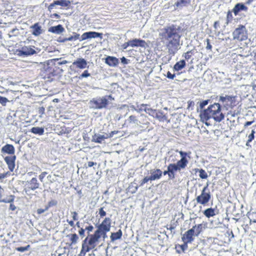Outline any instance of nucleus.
I'll list each match as a JSON object with an SVG mask.
<instances>
[{
	"label": "nucleus",
	"mask_w": 256,
	"mask_h": 256,
	"mask_svg": "<svg viewBox=\"0 0 256 256\" xmlns=\"http://www.w3.org/2000/svg\"><path fill=\"white\" fill-rule=\"evenodd\" d=\"M162 36L170 54H174L180 48V36L174 28H166Z\"/></svg>",
	"instance_id": "obj_1"
},
{
	"label": "nucleus",
	"mask_w": 256,
	"mask_h": 256,
	"mask_svg": "<svg viewBox=\"0 0 256 256\" xmlns=\"http://www.w3.org/2000/svg\"><path fill=\"white\" fill-rule=\"evenodd\" d=\"M200 116L202 122L212 119L216 122H220L224 118L222 112L221 106L218 103L210 105L206 109L201 112Z\"/></svg>",
	"instance_id": "obj_2"
},
{
	"label": "nucleus",
	"mask_w": 256,
	"mask_h": 256,
	"mask_svg": "<svg viewBox=\"0 0 256 256\" xmlns=\"http://www.w3.org/2000/svg\"><path fill=\"white\" fill-rule=\"evenodd\" d=\"M108 98L114 100L110 96L94 98L90 102V106L94 109L105 108L108 104Z\"/></svg>",
	"instance_id": "obj_3"
},
{
	"label": "nucleus",
	"mask_w": 256,
	"mask_h": 256,
	"mask_svg": "<svg viewBox=\"0 0 256 256\" xmlns=\"http://www.w3.org/2000/svg\"><path fill=\"white\" fill-rule=\"evenodd\" d=\"M176 152H179L181 157V158L176 163V166L180 171L182 170H184L186 167L188 163V160L187 158H190V152L178 151V150H176Z\"/></svg>",
	"instance_id": "obj_4"
},
{
	"label": "nucleus",
	"mask_w": 256,
	"mask_h": 256,
	"mask_svg": "<svg viewBox=\"0 0 256 256\" xmlns=\"http://www.w3.org/2000/svg\"><path fill=\"white\" fill-rule=\"evenodd\" d=\"M234 40L239 41H243L248 38V34L246 28L243 26H240L233 32Z\"/></svg>",
	"instance_id": "obj_5"
},
{
	"label": "nucleus",
	"mask_w": 256,
	"mask_h": 256,
	"mask_svg": "<svg viewBox=\"0 0 256 256\" xmlns=\"http://www.w3.org/2000/svg\"><path fill=\"white\" fill-rule=\"evenodd\" d=\"M210 197L209 191L204 192V190H202L201 194L196 198V200L198 204L204 206L208 202Z\"/></svg>",
	"instance_id": "obj_6"
},
{
	"label": "nucleus",
	"mask_w": 256,
	"mask_h": 256,
	"mask_svg": "<svg viewBox=\"0 0 256 256\" xmlns=\"http://www.w3.org/2000/svg\"><path fill=\"white\" fill-rule=\"evenodd\" d=\"M195 236L194 230L191 228L183 234L182 239L185 244L191 243L194 240Z\"/></svg>",
	"instance_id": "obj_7"
},
{
	"label": "nucleus",
	"mask_w": 256,
	"mask_h": 256,
	"mask_svg": "<svg viewBox=\"0 0 256 256\" xmlns=\"http://www.w3.org/2000/svg\"><path fill=\"white\" fill-rule=\"evenodd\" d=\"M102 38V34L95 32H89L84 33L80 37V41H82L87 39L92 38Z\"/></svg>",
	"instance_id": "obj_8"
},
{
	"label": "nucleus",
	"mask_w": 256,
	"mask_h": 256,
	"mask_svg": "<svg viewBox=\"0 0 256 256\" xmlns=\"http://www.w3.org/2000/svg\"><path fill=\"white\" fill-rule=\"evenodd\" d=\"M111 227V220L109 218H106L100 224L98 228L101 231L109 232Z\"/></svg>",
	"instance_id": "obj_9"
},
{
	"label": "nucleus",
	"mask_w": 256,
	"mask_h": 256,
	"mask_svg": "<svg viewBox=\"0 0 256 256\" xmlns=\"http://www.w3.org/2000/svg\"><path fill=\"white\" fill-rule=\"evenodd\" d=\"M4 190L0 186V202L10 203L12 202L14 200V195H9L6 197L4 196Z\"/></svg>",
	"instance_id": "obj_10"
},
{
	"label": "nucleus",
	"mask_w": 256,
	"mask_h": 256,
	"mask_svg": "<svg viewBox=\"0 0 256 256\" xmlns=\"http://www.w3.org/2000/svg\"><path fill=\"white\" fill-rule=\"evenodd\" d=\"M112 134H96L92 136V142H94L97 143H101L105 139L112 137Z\"/></svg>",
	"instance_id": "obj_11"
},
{
	"label": "nucleus",
	"mask_w": 256,
	"mask_h": 256,
	"mask_svg": "<svg viewBox=\"0 0 256 256\" xmlns=\"http://www.w3.org/2000/svg\"><path fill=\"white\" fill-rule=\"evenodd\" d=\"M16 156H7L4 158V161L6 163L10 171L12 172L15 168V160Z\"/></svg>",
	"instance_id": "obj_12"
},
{
	"label": "nucleus",
	"mask_w": 256,
	"mask_h": 256,
	"mask_svg": "<svg viewBox=\"0 0 256 256\" xmlns=\"http://www.w3.org/2000/svg\"><path fill=\"white\" fill-rule=\"evenodd\" d=\"M208 224L205 222H203L200 224H198V225H195L194 226L192 229L194 230V232L195 233L196 236H198L199 234L206 228H208Z\"/></svg>",
	"instance_id": "obj_13"
},
{
	"label": "nucleus",
	"mask_w": 256,
	"mask_h": 256,
	"mask_svg": "<svg viewBox=\"0 0 256 256\" xmlns=\"http://www.w3.org/2000/svg\"><path fill=\"white\" fill-rule=\"evenodd\" d=\"M150 176H149L151 181L159 180L162 174V171L160 169H152L150 170Z\"/></svg>",
	"instance_id": "obj_14"
},
{
	"label": "nucleus",
	"mask_w": 256,
	"mask_h": 256,
	"mask_svg": "<svg viewBox=\"0 0 256 256\" xmlns=\"http://www.w3.org/2000/svg\"><path fill=\"white\" fill-rule=\"evenodd\" d=\"M72 64L78 68L84 69L87 66V62L83 58H78L73 62Z\"/></svg>",
	"instance_id": "obj_15"
},
{
	"label": "nucleus",
	"mask_w": 256,
	"mask_h": 256,
	"mask_svg": "<svg viewBox=\"0 0 256 256\" xmlns=\"http://www.w3.org/2000/svg\"><path fill=\"white\" fill-rule=\"evenodd\" d=\"M105 62L110 66H116L118 64V60L116 57L108 56L106 58Z\"/></svg>",
	"instance_id": "obj_16"
},
{
	"label": "nucleus",
	"mask_w": 256,
	"mask_h": 256,
	"mask_svg": "<svg viewBox=\"0 0 256 256\" xmlns=\"http://www.w3.org/2000/svg\"><path fill=\"white\" fill-rule=\"evenodd\" d=\"M1 152L2 153L14 154L15 152V149L12 145L6 144L2 148Z\"/></svg>",
	"instance_id": "obj_17"
},
{
	"label": "nucleus",
	"mask_w": 256,
	"mask_h": 256,
	"mask_svg": "<svg viewBox=\"0 0 256 256\" xmlns=\"http://www.w3.org/2000/svg\"><path fill=\"white\" fill-rule=\"evenodd\" d=\"M66 236L68 238L70 242V243L68 244L70 246L76 244L79 240V238L76 234H68Z\"/></svg>",
	"instance_id": "obj_18"
},
{
	"label": "nucleus",
	"mask_w": 256,
	"mask_h": 256,
	"mask_svg": "<svg viewBox=\"0 0 256 256\" xmlns=\"http://www.w3.org/2000/svg\"><path fill=\"white\" fill-rule=\"evenodd\" d=\"M130 45L132 47H135V46H141V47H144L146 45V42L141 40L139 39H134L132 40L129 41Z\"/></svg>",
	"instance_id": "obj_19"
},
{
	"label": "nucleus",
	"mask_w": 256,
	"mask_h": 256,
	"mask_svg": "<svg viewBox=\"0 0 256 256\" xmlns=\"http://www.w3.org/2000/svg\"><path fill=\"white\" fill-rule=\"evenodd\" d=\"M22 54L24 55H32L36 53V50L31 46H24L21 50Z\"/></svg>",
	"instance_id": "obj_20"
},
{
	"label": "nucleus",
	"mask_w": 256,
	"mask_h": 256,
	"mask_svg": "<svg viewBox=\"0 0 256 256\" xmlns=\"http://www.w3.org/2000/svg\"><path fill=\"white\" fill-rule=\"evenodd\" d=\"M30 28L33 29L32 34L35 36H38L42 32V27L38 24V23H36L33 26H31Z\"/></svg>",
	"instance_id": "obj_21"
},
{
	"label": "nucleus",
	"mask_w": 256,
	"mask_h": 256,
	"mask_svg": "<svg viewBox=\"0 0 256 256\" xmlns=\"http://www.w3.org/2000/svg\"><path fill=\"white\" fill-rule=\"evenodd\" d=\"M64 30V28L60 24L52 26L48 29L49 32L56 34H60L62 33Z\"/></svg>",
	"instance_id": "obj_22"
},
{
	"label": "nucleus",
	"mask_w": 256,
	"mask_h": 256,
	"mask_svg": "<svg viewBox=\"0 0 256 256\" xmlns=\"http://www.w3.org/2000/svg\"><path fill=\"white\" fill-rule=\"evenodd\" d=\"M247 10V7L244 4H238L235 6L234 8L233 12L234 13L235 15H236L238 14V12L240 10L246 11Z\"/></svg>",
	"instance_id": "obj_23"
},
{
	"label": "nucleus",
	"mask_w": 256,
	"mask_h": 256,
	"mask_svg": "<svg viewBox=\"0 0 256 256\" xmlns=\"http://www.w3.org/2000/svg\"><path fill=\"white\" fill-rule=\"evenodd\" d=\"M88 240V238H86L84 240V243L82 245V248L80 252V254H85L86 252H89L90 250L93 249L94 248H92L91 246H90L89 244L87 245L86 244V242Z\"/></svg>",
	"instance_id": "obj_24"
},
{
	"label": "nucleus",
	"mask_w": 256,
	"mask_h": 256,
	"mask_svg": "<svg viewBox=\"0 0 256 256\" xmlns=\"http://www.w3.org/2000/svg\"><path fill=\"white\" fill-rule=\"evenodd\" d=\"M168 172H170V174H172L173 178L174 177V174L176 172L180 171L176 164H170L168 166Z\"/></svg>",
	"instance_id": "obj_25"
},
{
	"label": "nucleus",
	"mask_w": 256,
	"mask_h": 256,
	"mask_svg": "<svg viewBox=\"0 0 256 256\" xmlns=\"http://www.w3.org/2000/svg\"><path fill=\"white\" fill-rule=\"evenodd\" d=\"M185 66L186 62L184 60H180L174 64V68L175 70L178 71L182 70Z\"/></svg>",
	"instance_id": "obj_26"
},
{
	"label": "nucleus",
	"mask_w": 256,
	"mask_h": 256,
	"mask_svg": "<svg viewBox=\"0 0 256 256\" xmlns=\"http://www.w3.org/2000/svg\"><path fill=\"white\" fill-rule=\"evenodd\" d=\"M98 242V240L92 234L90 236V239L88 240V244L91 246L92 248H95Z\"/></svg>",
	"instance_id": "obj_27"
},
{
	"label": "nucleus",
	"mask_w": 256,
	"mask_h": 256,
	"mask_svg": "<svg viewBox=\"0 0 256 256\" xmlns=\"http://www.w3.org/2000/svg\"><path fill=\"white\" fill-rule=\"evenodd\" d=\"M122 236V232L120 230L118 232H112L111 234L110 238L112 241H114L120 238Z\"/></svg>",
	"instance_id": "obj_28"
},
{
	"label": "nucleus",
	"mask_w": 256,
	"mask_h": 256,
	"mask_svg": "<svg viewBox=\"0 0 256 256\" xmlns=\"http://www.w3.org/2000/svg\"><path fill=\"white\" fill-rule=\"evenodd\" d=\"M204 214L209 218L216 215L215 210L212 208H207L204 211Z\"/></svg>",
	"instance_id": "obj_29"
},
{
	"label": "nucleus",
	"mask_w": 256,
	"mask_h": 256,
	"mask_svg": "<svg viewBox=\"0 0 256 256\" xmlns=\"http://www.w3.org/2000/svg\"><path fill=\"white\" fill-rule=\"evenodd\" d=\"M30 132L34 134L42 135L44 133V128L40 127H33Z\"/></svg>",
	"instance_id": "obj_30"
},
{
	"label": "nucleus",
	"mask_w": 256,
	"mask_h": 256,
	"mask_svg": "<svg viewBox=\"0 0 256 256\" xmlns=\"http://www.w3.org/2000/svg\"><path fill=\"white\" fill-rule=\"evenodd\" d=\"M70 4V1L68 0H60L54 1V4L61 6H68Z\"/></svg>",
	"instance_id": "obj_31"
},
{
	"label": "nucleus",
	"mask_w": 256,
	"mask_h": 256,
	"mask_svg": "<svg viewBox=\"0 0 256 256\" xmlns=\"http://www.w3.org/2000/svg\"><path fill=\"white\" fill-rule=\"evenodd\" d=\"M30 189L32 190H34L38 188L39 184L38 182V180L36 178H32L30 182Z\"/></svg>",
	"instance_id": "obj_32"
},
{
	"label": "nucleus",
	"mask_w": 256,
	"mask_h": 256,
	"mask_svg": "<svg viewBox=\"0 0 256 256\" xmlns=\"http://www.w3.org/2000/svg\"><path fill=\"white\" fill-rule=\"evenodd\" d=\"M196 172H199V176L202 179H206L208 178V174L203 169L196 168L195 170Z\"/></svg>",
	"instance_id": "obj_33"
},
{
	"label": "nucleus",
	"mask_w": 256,
	"mask_h": 256,
	"mask_svg": "<svg viewBox=\"0 0 256 256\" xmlns=\"http://www.w3.org/2000/svg\"><path fill=\"white\" fill-rule=\"evenodd\" d=\"M128 121L130 123H132L136 125H138L140 124L139 120L136 118L135 116H130L128 118Z\"/></svg>",
	"instance_id": "obj_34"
},
{
	"label": "nucleus",
	"mask_w": 256,
	"mask_h": 256,
	"mask_svg": "<svg viewBox=\"0 0 256 256\" xmlns=\"http://www.w3.org/2000/svg\"><path fill=\"white\" fill-rule=\"evenodd\" d=\"M176 4L177 6H186L187 4L189 3L190 0H176Z\"/></svg>",
	"instance_id": "obj_35"
},
{
	"label": "nucleus",
	"mask_w": 256,
	"mask_h": 256,
	"mask_svg": "<svg viewBox=\"0 0 256 256\" xmlns=\"http://www.w3.org/2000/svg\"><path fill=\"white\" fill-rule=\"evenodd\" d=\"M142 107H144V110L148 114L151 116H154L156 112V111L154 110H152L150 108H146V105L145 104H142Z\"/></svg>",
	"instance_id": "obj_36"
},
{
	"label": "nucleus",
	"mask_w": 256,
	"mask_h": 256,
	"mask_svg": "<svg viewBox=\"0 0 256 256\" xmlns=\"http://www.w3.org/2000/svg\"><path fill=\"white\" fill-rule=\"evenodd\" d=\"M220 100L222 102H231L232 100V97L226 96H220Z\"/></svg>",
	"instance_id": "obj_37"
},
{
	"label": "nucleus",
	"mask_w": 256,
	"mask_h": 256,
	"mask_svg": "<svg viewBox=\"0 0 256 256\" xmlns=\"http://www.w3.org/2000/svg\"><path fill=\"white\" fill-rule=\"evenodd\" d=\"M80 34H75L74 36H70L65 40L71 41V40H76L80 38Z\"/></svg>",
	"instance_id": "obj_38"
},
{
	"label": "nucleus",
	"mask_w": 256,
	"mask_h": 256,
	"mask_svg": "<svg viewBox=\"0 0 256 256\" xmlns=\"http://www.w3.org/2000/svg\"><path fill=\"white\" fill-rule=\"evenodd\" d=\"M101 230L98 228L94 234H92L94 237L99 240V239L102 237Z\"/></svg>",
	"instance_id": "obj_39"
},
{
	"label": "nucleus",
	"mask_w": 256,
	"mask_h": 256,
	"mask_svg": "<svg viewBox=\"0 0 256 256\" xmlns=\"http://www.w3.org/2000/svg\"><path fill=\"white\" fill-rule=\"evenodd\" d=\"M8 102L7 98L0 96V103L4 106H6V104Z\"/></svg>",
	"instance_id": "obj_40"
},
{
	"label": "nucleus",
	"mask_w": 256,
	"mask_h": 256,
	"mask_svg": "<svg viewBox=\"0 0 256 256\" xmlns=\"http://www.w3.org/2000/svg\"><path fill=\"white\" fill-rule=\"evenodd\" d=\"M254 134H255V131L254 130H252L251 134L248 136V143H250L254 139Z\"/></svg>",
	"instance_id": "obj_41"
},
{
	"label": "nucleus",
	"mask_w": 256,
	"mask_h": 256,
	"mask_svg": "<svg viewBox=\"0 0 256 256\" xmlns=\"http://www.w3.org/2000/svg\"><path fill=\"white\" fill-rule=\"evenodd\" d=\"M30 248V245H28L24 247H18L16 248V250L20 252H24V251L28 250Z\"/></svg>",
	"instance_id": "obj_42"
},
{
	"label": "nucleus",
	"mask_w": 256,
	"mask_h": 256,
	"mask_svg": "<svg viewBox=\"0 0 256 256\" xmlns=\"http://www.w3.org/2000/svg\"><path fill=\"white\" fill-rule=\"evenodd\" d=\"M182 56L184 57L185 58V59H186L187 60L190 59V57L192 56L191 51H188V52H186L184 53L182 55Z\"/></svg>",
	"instance_id": "obj_43"
},
{
	"label": "nucleus",
	"mask_w": 256,
	"mask_h": 256,
	"mask_svg": "<svg viewBox=\"0 0 256 256\" xmlns=\"http://www.w3.org/2000/svg\"><path fill=\"white\" fill-rule=\"evenodd\" d=\"M98 214L100 218H102L106 216V212L104 210L103 208H101L99 209Z\"/></svg>",
	"instance_id": "obj_44"
},
{
	"label": "nucleus",
	"mask_w": 256,
	"mask_h": 256,
	"mask_svg": "<svg viewBox=\"0 0 256 256\" xmlns=\"http://www.w3.org/2000/svg\"><path fill=\"white\" fill-rule=\"evenodd\" d=\"M149 180H150L149 176H146L140 182V186H143L145 183L148 182Z\"/></svg>",
	"instance_id": "obj_45"
},
{
	"label": "nucleus",
	"mask_w": 256,
	"mask_h": 256,
	"mask_svg": "<svg viewBox=\"0 0 256 256\" xmlns=\"http://www.w3.org/2000/svg\"><path fill=\"white\" fill-rule=\"evenodd\" d=\"M90 76V74L88 72L87 70H86L84 72L80 75V78H87Z\"/></svg>",
	"instance_id": "obj_46"
},
{
	"label": "nucleus",
	"mask_w": 256,
	"mask_h": 256,
	"mask_svg": "<svg viewBox=\"0 0 256 256\" xmlns=\"http://www.w3.org/2000/svg\"><path fill=\"white\" fill-rule=\"evenodd\" d=\"M208 100H205L201 102L200 104V107L201 109L203 108L204 107L208 104Z\"/></svg>",
	"instance_id": "obj_47"
},
{
	"label": "nucleus",
	"mask_w": 256,
	"mask_h": 256,
	"mask_svg": "<svg viewBox=\"0 0 256 256\" xmlns=\"http://www.w3.org/2000/svg\"><path fill=\"white\" fill-rule=\"evenodd\" d=\"M164 117V116L163 115L162 112H158L156 114V118L160 120H162Z\"/></svg>",
	"instance_id": "obj_48"
},
{
	"label": "nucleus",
	"mask_w": 256,
	"mask_h": 256,
	"mask_svg": "<svg viewBox=\"0 0 256 256\" xmlns=\"http://www.w3.org/2000/svg\"><path fill=\"white\" fill-rule=\"evenodd\" d=\"M128 46H130L129 41L128 42L124 43L121 46L122 49V50H126Z\"/></svg>",
	"instance_id": "obj_49"
},
{
	"label": "nucleus",
	"mask_w": 256,
	"mask_h": 256,
	"mask_svg": "<svg viewBox=\"0 0 256 256\" xmlns=\"http://www.w3.org/2000/svg\"><path fill=\"white\" fill-rule=\"evenodd\" d=\"M10 174L9 172H6V173L0 174V180L4 179L7 177L8 176L10 175Z\"/></svg>",
	"instance_id": "obj_50"
},
{
	"label": "nucleus",
	"mask_w": 256,
	"mask_h": 256,
	"mask_svg": "<svg viewBox=\"0 0 256 256\" xmlns=\"http://www.w3.org/2000/svg\"><path fill=\"white\" fill-rule=\"evenodd\" d=\"M166 76L170 79L173 80L175 77V74H172L170 72H167Z\"/></svg>",
	"instance_id": "obj_51"
},
{
	"label": "nucleus",
	"mask_w": 256,
	"mask_h": 256,
	"mask_svg": "<svg viewBox=\"0 0 256 256\" xmlns=\"http://www.w3.org/2000/svg\"><path fill=\"white\" fill-rule=\"evenodd\" d=\"M72 218L73 220H78V214L76 212H72Z\"/></svg>",
	"instance_id": "obj_52"
},
{
	"label": "nucleus",
	"mask_w": 256,
	"mask_h": 256,
	"mask_svg": "<svg viewBox=\"0 0 256 256\" xmlns=\"http://www.w3.org/2000/svg\"><path fill=\"white\" fill-rule=\"evenodd\" d=\"M46 174L47 173L46 172H43L39 176V178L40 180V181L42 182V180L46 176Z\"/></svg>",
	"instance_id": "obj_53"
},
{
	"label": "nucleus",
	"mask_w": 256,
	"mask_h": 256,
	"mask_svg": "<svg viewBox=\"0 0 256 256\" xmlns=\"http://www.w3.org/2000/svg\"><path fill=\"white\" fill-rule=\"evenodd\" d=\"M206 42H207L206 46V49L211 50L212 48V46L210 44V40L208 39H207Z\"/></svg>",
	"instance_id": "obj_54"
},
{
	"label": "nucleus",
	"mask_w": 256,
	"mask_h": 256,
	"mask_svg": "<svg viewBox=\"0 0 256 256\" xmlns=\"http://www.w3.org/2000/svg\"><path fill=\"white\" fill-rule=\"evenodd\" d=\"M48 207H46L45 209H42V208H39L37 210V212L38 214H41L43 212H44L45 211L48 210Z\"/></svg>",
	"instance_id": "obj_55"
},
{
	"label": "nucleus",
	"mask_w": 256,
	"mask_h": 256,
	"mask_svg": "<svg viewBox=\"0 0 256 256\" xmlns=\"http://www.w3.org/2000/svg\"><path fill=\"white\" fill-rule=\"evenodd\" d=\"M122 63L123 64H127L128 63V60L124 57H122L120 59Z\"/></svg>",
	"instance_id": "obj_56"
},
{
	"label": "nucleus",
	"mask_w": 256,
	"mask_h": 256,
	"mask_svg": "<svg viewBox=\"0 0 256 256\" xmlns=\"http://www.w3.org/2000/svg\"><path fill=\"white\" fill-rule=\"evenodd\" d=\"M101 234H102V237L104 238V239H105L107 237V236H106V232H106V231H101Z\"/></svg>",
	"instance_id": "obj_57"
},
{
	"label": "nucleus",
	"mask_w": 256,
	"mask_h": 256,
	"mask_svg": "<svg viewBox=\"0 0 256 256\" xmlns=\"http://www.w3.org/2000/svg\"><path fill=\"white\" fill-rule=\"evenodd\" d=\"M84 231L85 230L82 228L78 232L79 234L82 236H84Z\"/></svg>",
	"instance_id": "obj_58"
},
{
	"label": "nucleus",
	"mask_w": 256,
	"mask_h": 256,
	"mask_svg": "<svg viewBox=\"0 0 256 256\" xmlns=\"http://www.w3.org/2000/svg\"><path fill=\"white\" fill-rule=\"evenodd\" d=\"M10 210L14 211V210L16 209V206L12 204V202L10 203Z\"/></svg>",
	"instance_id": "obj_59"
},
{
	"label": "nucleus",
	"mask_w": 256,
	"mask_h": 256,
	"mask_svg": "<svg viewBox=\"0 0 256 256\" xmlns=\"http://www.w3.org/2000/svg\"><path fill=\"white\" fill-rule=\"evenodd\" d=\"M55 6H56V4H54V2L51 4L48 7V10L50 12Z\"/></svg>",
	"instance_id": "obj_60"
},
{
	"label": "nucleus",
	"mask_w": 256,
	"mask_h": 256,
	"mask_svg": "<svg viewBox=\"0 0 256 256\" xmlns=\"http://www.w3.org/2000/svg\"><path fill=\"white\" fill-rule=\"evenodd\" d=\"M96 163L94 162H89L88 163V167H92L93 166L96 165Z\"/></svg>",
	"instance_id": "obj_61"
},
{
	"label": "nucleus",
	"mask_w": 256,
	"mask_h": 256,
	"mask_svg": "<svg viewBox=\"0 0 256 256\" xmlns=\"http://www.w3.org/2000/svg\"><path fill=\"white\" fill-rule=\"evenodd\" d=\"M94 229V227L92 226H90L86 228V230H88V232H92Z\"/></svg>",
	"instance_id": "obj_62"
},
{
	"label": "nucleus",
	"mask_w": 256,
	"mask_h": 256,
	"mask_svg": "<svg viewBox=\"0 0 256 256\" xmlns=\"http://www.w3.org/2000/svg\"><path fill=\"white\" fill-rule=\"evenodd\" d=\"M67 222H68V224L71 226H72L74 227V222L72 221V220H67Z\"/></svg>",
	"instance_id": "obj_63"
},
{
	"label": "nucleus",
	"mask_w": 256,
	"mask_h": 256,
	"mask_svg": "<svg viewBox=\"0 0 256 256\" xmlns=\"http://www.w3.org/2000/svg\"><path fill=\"white\" fill-rule=\"evenodd\" d=\"M254 122L253 121H251V122H247L245 123L244 124V126H249L250 125H251L252 123Z\"/></svg>",
	"instance_id": "obj_64"
}]
</instances>
